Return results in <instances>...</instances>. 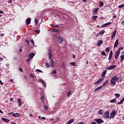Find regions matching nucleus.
<instances>
[{
  "label": "nucleus",
  "instance_id": "obj_1",
  "mask_svg": "<svg viewBox=\"0 0 124 124\" xmlns=\"http://www.w3.org/2000/svg\"><path fill=\"white\" fill-rule=\"evenodd\" d=\"M119 80V78L117 77V76H114V77L112 78L110 80V86L111 87H114V86L116 85V81H118Z\"/></svg>",
  "mask_w": 124,
  "mask_h": 124
},
{
  "label": "nucleus",
  "instance_id": "obj_2",
  "mask_svg": "<svg viewBox=\"0 0 124 124\" xmlns=\"http://www.w3.org/2000/svg\"><path fill=\"white\" fill-rule=\"evenodd\" d=\"M9 115H13V117H15V118H19L21 116V114H20V113H15L14 112H10Z\"/></svg>",
  "mask_w": 124,
  "mask_h": 124
},
{
  "label": "nucleus",
  "instance_id": "obj_3",
  "mask_svg": "<svg viewBox=\"0 0 124 124\" xmlns=\"http://www.w3.org/2000/svg\"><path fill=\"white\" fill-rule=\"evenodd\" d=\"M94 122H96L97 124H100L104 123V121L103 120L98 118V119H94Z\"/></svg>",
  "mask_w": 124,
  "mask_h": 124
},
{
  "label": "nucleus",
  "instance_id": "obj_4",
  "mask_svg": "<svg viewBox=\"0 0 124 124\" xmlns=\"http://www.w3.org/2000/svg\"><path fill=\"white\" fill-rule=\"evenodd\" d=\"M103 117L104 119H109V111H106L104 113Z\"/></svg>",
  "mask_w": 124,
  "mask_h": 124
},
{
  "label": "nucleus",
  "instance_id": "obj_5",
  "mask_svg": "<svg viewBox=\"0 0 124 124\" xmlns=\"http://www.w3.org/2000/svg\"><path fill=\"white\" fill-rule=\"evenodd\" d=\"M116 116V111L115 110H112L110 114V119H114Z\"/></svg>",
  "mask_w": 124,
  "mask_h": 124
},
{
  "label": "nucleus",
  "instance_id": "obj_6",
  "mask_svg": "<svg viewBox=\"0 0 124 124\" xmlns=\"http://www.w3.org/2000/svg\"><path fill=\"white\" fill-rule=\"evenodd\" d=\"M102 44H103V41H102V40H100L97 41V43L96 45L97 47H100Z\"/></svg>",
  "mask_w": 124,
  "mask_h": 124
},
{
  "label": "nucleus",
  "instance_id": "obj_7",
  "mask_svg": "<svg viewBox=\"0 0 124 124\" xmlns=\"http://www.w3.org/2000/svg\"><path fill=\"white\" fill-rule=\"evenodd\" d=\"M51 49H48V59L49 60H51L52 59V52H51Z\"/></svg>",
  "mask_w": 124,
  "mask_h": 124
},
{
  "label": "nucleus",
  "instance_id": "obj_8",
  "mask_svg": "<svg viewBox=\"0 0 124 124\" xmlns=\"http://www.w3.org/2000/svg\"><path fill=\"white\" fill-rule=\"evenodd\" d=\"M104 80V78H101L99 79L98 80L96 81L94 84L95 85H97L98 84H99V83H100L101 82H102V81H103Z\"/></svg>",
  "mask_w": 124,
  "mask_h": 124
},
{
  "label": "nucleus",
  "instance_id": "obj_9",
  "mask_svg": "<svg viewBox=\"0 0 124 124\" xmlns=\"http://www.w3.org/2000/svg\"><path fill=\"white\" fill-rule=\"evenodd\" d=\"M120 50H117L116 53H115V60H117V59H118V58L119 57V56H120Z\"/></svg>",
  "mask_w": 124,
  "mask_h": 124
},
{
  "label": "nucleus",
  "instance_id": "obj_10",
  "mask_svg": "<svg viewBox=\"0 0 124 124\" xmlns=\"http://www.w3.org/2000/svg\"><path fill=\"white\" fill-rule=\"evenodd\" d=\"M25 22L26 23V25H30V24H31V18H28L26 19Z\"/></svg>",
  "mask_w": 124,
  "mask_h": 124
},
{
  "label": "nucleus",
  "instance_id": "obj_11",
  "mask_svg": "<svg viewBox=\"0 0 124 124\" xmlns=\"http://www.w3.org/2000/svg\"><path fill=\"white\" fill-rule=\"evenodd\" d=\"M58 42L59 44H62L63 42V39L62 37H58Z\"/></svg>",
  "mask_w": 124,
  "mask_h": 124
},
{
  "label": "nucleus",
  "instance_id": "obj_12",
  "mask_svg": "<svg viewBox=\"0 0 124 124\" xmlns=\"http://www.w3.org/2000/svg\"><path fill=\"white\" fill-rule=\"evenodd\" d=\"M49 65L52 68H54V60H51L50 62H49Z\"/></svg>",
  "mask_w": 124,
  "mask_h": 124
},
{
  "label": "nucleus",
  "instance_id": "obj_13",
  "mask_svg": "<svg viewBox=\"0 0 124 124\" xmlns=\"http://www.w3.org/2000/svg\"><path fill=\"white\" fill-rule=\"evenodd\" d=\"M34 56H35L34 53H31L29 54L28 57L29 58V59H33V57H34Z\"/></svg>",
  "mask_w": 124,
  "mask_h": 124
},
{
  "label": "nucleus",
  "instance_id": "obj_14",
  "mask_svg": "<svg viewBox=\"0 0 124 124\" xmlns=\"http://www.w3.org/2000/svg\"><path fill=\"white\" fill-rule=\"evenodd\" d=\"M17 101L19 107H21V106H22V102L21 101V99L20 98H18L17 99Z\"/></svg>",
  "mask_w": 124,
  "mask_h": 124
},
{
  "label": "nucleus",
  "instance_id": "obj_15",
  "mask_svg": "<svg viewBox=\"0 0 124 124\" xmlns=\"http://www.w3.org/2000/svg\"><path fill=\"white\" fill-rule=\"evenodd\" d=\"M115 68H117V66L116 65H111L109 67V70L115 69Z\"/></svg>",
  "mask_w": 124,
  "mask_h": 124
},
{
  "label": "nucleus",
  "instance_id": "obj_16",
  "mask_svg": "<svg viewBox=\"0 0 124 124\" xmlns=\"http://www.w3.org/2000/svg\"><path fill=\"white\" fill-rule=\"evenodd\" d=\"M102 89V86H100L98 87H97L95 90H94V93H95L96 92H97V91H99V90H101Z\"/></svg>",
  "mask_w": 124,
  "mask_h": 124
},
{
  "label": "nucleus",
  "instance_id": "obj_17",
  "mask_svg": "<svg viewBox=\"0 0 124 124\" xmlns=\"http://www.w3.org/2000/svg\"><path fill=\"white\" fill-rule=\"evenodd\" d=\"M116 33H117V31L115 30L113 33L111 35V39L114 38L115 36H116Z\"/></svg>",
  "mask_w": 124,
  "mask_h": 124
},
{
  "label": "nucleus",
  "instance_id": "obj_18",
  "mask_svg": "<svg viewBox=\"0 0 124 124\" xmlns=\"http://www.w3.org/2000/svg\"><path fill=\"white\" fill-rule=\"evenodd\" d=\"M118 45H119V40H116V42H115L114 47L116 48V47H118Z\"/></svg>",
  "mask_w": 124,
  "mask_h": 124
},
{
  "label": "nucleus",
  "instance_id": "obj_19",
  "mask_svg": "<svg viewBox=\"0 0 124 124\" xmlns=\"http://www.w3.org/2000/svg\"><path fill=\"white\" fill-rule=\"evenodd\" d=\"M39 81L40 82H41V83H42L44 87H46V83H45V81L44 80H43L42 79H40Z\"/></svg>",
  "mask_w": 124,
  "mask_h": 124
},
{
  "label": "nucleus",
  "instance_id": "obj_20",
  "mask_svg": "<svg viewBox=\"0 0 124 124\" xmlns=\"http://www.w3.org/2000/svg\"><path fill=\"white\" fill-rule=\"evenodd\" d=\"M2 121L5 122L6 123H9V120L6 118H4L3 117L1 118Z\"/></svg>",
  "mask_w": 124,
  "mask_h": 124
},
{
  "label": "nucleus",
  "instance_id": "obj_21",
  "mask_svg": "<svg viewBox=\"0 0 124 124\" xmlns=\"http://www.w3.org/2000/svg\"><path fill=\"white\" fill-rule=\"evenodd\" d=\"M112 56H113V51L111 50L109 53V61L111 60V59H112Z\"/></svg>",
  "mask_w": 124,
  "mask_h": 124
},
{
  "label": "nucleus",
  "instance_id": "obj_22",
  "mask_svg": "<svg viewBox=\"0 0 124 124\" xmlns=\"http://www.w3.org/2000/svg\"><path fill=\"white\" fill-rule=\"evenodd\" d=\"M108 25H109V22H108L107 23L102 25L101 26V28H105V27H106V26H108Z\"/></svg>",
  "mask_w": 124,
  "mask_h": 124
},
{
  "label": "nucleus",
  "instance_id": "obj_23",
  "mask_svg": "<svg viewBox=\"0 0 124 124\" xmlns=\"http://www.w3.org/2000/svg\"><path fill=\"white\" fill-rule=\"evenodd\" d=\"M61 31H60L59 29H53L52 30V32H60Z\"/></svg>",
  "mask_w": 124,
  "mask_h": 124
},
{
  "label": "nucleus",
  "instance_id": "obj_24",
  "mask_svg": "<svg viewBox=\"0 0 124 124\" xmlns=\"http://www.w3.org/2000/svg\"><path fill=\"white\" fill-rule=\"evenodd\" d=\"M107 72V70H105L102 74V77H105V75H106Z\"/></svg>",
  "mask_w": 124,
  "mask_h": 124
},
{
  "label": "nucleus",
  "instance_id": "obj_25",
  "mask_svg": "<svg viewBox=\"0 0 124 124\" xmlns=\"http://www.w3.org/2000/svg\"><path fill=\"white\" fill-rule=\"evenodd\" d=\"M69 64H70V65H72L73 66H76V62H70Z\"/></svg>",
  "mask_w": 124,
  "mask_h": 124
},
{
  "label": "nucleus",
  "instance_id": "obj_26",
  "mask_svg": "<svg viewBox=\"0 0 124 124\" xmlns=\"http://www.w3.org/2000/svg\"><path fill=\"white\" fill-rule=\"evenodd\" d=\"M99 5L100 7H102L104 5V3L103 1H101L99 2Z\"/></svg>",
  "mask_w": 124,
  "mask_h": 124
},
{
  "label": "nucleus",
  "instance_id": "obj_27",
  "mask_svg": "<svg viewBox=\"0 0 124 124\" xmlns=\"http://www.w3.org/2000/svg\"><path fill=\"white\" fill-rule=\"evenodd\" d=\"M121 62H124V55H121Z\"/></svg>",
  "mask_w": 124,
  "mask_h": 124
},
{
  "label": "nucleus",
  "instance_id": "obj_28",
  "mask_svg": "<svg viewBox=\"0 0 124 124\" xmlns=\"http://www.w3.org/2000/svg\"><path fill=\"white\" fill-rule=\"evenodd\" d=\"M124 101V98H123L119 102L117 103V104L120 105V104H122Z\"/></svg>",
  "mask_w": 124,
  "mask_h": 124
},
{
  "label": "nucleus",
  "instance_id": "obj_29",
  "mask_svg": "<svg viewBox=\"0 0 124 124\" xmlns=\"http://www.w3.org/2000/svg\"><path fill=\"white\" fill-rule=\"evenodd\" d=\"M98 114H99V115H102L103 114V112H102V109H100L98 112H97Z\"/></svg>",
  "mask_w": 124,
  "mask_h": 124
},
{
  "label": "nucleus",
  "instance_id": "obj_30",
  "mask_svg": "<svg viewBox=\"0 0 124 124\" xmlns=\"http://www.w3.org/2000/svg\"><path fill=\"white\" fill-rule=\"evenodd\" d=\"M70 95H71V91H69L67 93V96L69 97Z\"/></svg>",
  "mask_w": 124,
  "mask_h": 124
},
{
  "label": "nucleus",
  "instance_id": "obj_31",
  "mask_svg": "<svg viewBox=\"0 0 124 124\" xmlns=\"http://www.w3.org/2000/svg\"><path fill=\"white\" fill-rule=\"evenodd\" d=\"M104 32H105V31L103 30V31L99 32V34H100V35H101V34H104Z\"/></svg>",
  "mask_w": 124,
  "mask_h": 124
},
{
  "label": "nucleus",
  "instance_id": "obj_32",
  "mask_svg": "<svg viewBox=\"0 0 124 124\" xmlns=\"http://www.w3.org/2000/svg\"><path fill=\"white\" fill-rule=\"evenodd\" d=\"M97 18V16H93V20H94V21H96Z\"/></svg>",
  "mask_w": 124,
  "mask_h": 124
},
{
  "label": "nucleus",
  "instance_id": "obj_33",
  "mask_svg": "<svg viewBox=\"0 0 124 124\" xmlns=\"http://www.w3.org/2000/svg\"><path fill=\"white\" fill-rule=\"evenodd\" d=\"M61 66H62V67L64 68V69H66V68H65V64H64V62H62V64Z\"/></svg>",
  "mask_w": 124,
  "mask_h": 124
},
{
  "label": "nucleus",
  "instance_id": "obj_34",
  "mask_svg": "<svg viewBox=\"0 0 124 124\" xmlns=\"http://www.w3.org/2000/svg\"><path fill=\"white\" fill-rule=\"evenodd\" d=\"M107 82H108V80H107L103 84L102 86V87H104L106 85V84H107Z\"/></svg>",
  "mask_w": 124,
  "mask_h": 124
},
{
  "label": "nucleus",
  "instance_id": "obj_35",
  "mask_svg": "<svg viewBox=\"0 0 124 124\" xmlns=\"http://www.w3.org/2000/svg\"><path fill=\"white\" fill-rule=\"evenodd\" d=\"M44 109H45V110H49L48 106H45L44 107Z\"/></svg>",
  "mask_w": 124,
  "mask_h": 124
},
{
  "label": "nucleus",
  "instance_id": "obj_36",
  "mask_svg": "<svg viewBox=\"0 0 124 124\" xmlns=\"http://www.w3.org/2000/svg\"><path fill=\"white\" fill-rule=\"evenodd\" d=\"M101 55L102 56H106V53H105V52L103 51H102L101 52Z\"/></svg>",
  "mask_w": 124,
  "mask_h": 124
},
{
  "label": "nucleus",
  "instance_id": "obj_37",
  "mask_svg": "<svg viewBox=\"0 0 124 124\" xmlns=\"http://www.w3.org/2000/svg\"><path fill=\"white\" fill-rule=\"evenodd\" d=\"M45 66H46V67H47V68H49V67H50V65H49V63L47 62L45 63Z\"/></svg>",
  "mask_w": 124,
  "mask_h": 124
},
{
  "label": "nucleus",
  "instance_id": "obj_38",
  "mask_svg": "<svg viewBox=\"0 0 124 124\" xmlns=\"http://www.w3.org/2000/svg\"><path fill=\"white\" fill-rule=\"evenodd\" d=\"M34 23L36 25H37V24H38V19L35 18L34 20Z\"/></svg>",
  "mask_w": 124,
  "mask_h": 124
},
{
  "label": "nucleus",
  "instance_id": "obj_39",
  "mask_svg": "<svg viewBox=\"0 0 124 124\" xmlns=\"http://www.w3.org/2000/svg\"><path fill=\"white\" fill-rule=\"evenodd\" d=\"M69 122L71 124H72V123H73L74 122V119L72 118V119H70V120H69Z\"/></svg>",
  "mask_w": 124,
  "mask_h": 124
},
{
  "label": "nucleus",
  "instance_id": "obj_40",
  "mask_svg": "<svg viewBox=\"0 0 124 124\" xmlns=\"http://www.w3.org/2000/svg\"><path fill=\"white\" fill-rule=\"evenodd\" d=\"M30 42L32 43L33 46H34V41L33 39L30 40Z\"/></svg>",
  "mask_w": 124,
  "mask_h": 124
},
{
  "label": "nucleus",
  "instance_id": "obj_41",
  "mask_svg": "<svg viewBox=\"0 0 124 124\" xmlns=\"http://www.w3.org/2000/svg\"><path fill=\"white\" fill-rule=\"evenodd\" d=\"M110 102H111V103H115V102H116V99H113L112 100H111Z\"/></svg>",
  "mask_w": 124,
  "mask_h": 124
},
{
  "label": "nucleus",
  "instance_id": "obj_42",
  "mask_svg": "<svg viewBox=\"0 0 124 124\" xmlns=\"http://www.w3.org/2000/svg\"><path fill=\"white\" fill-rule=\"evenodd\" d=\"M98 9H99L98 8H95V9H94V12L95 13H96V12H98Z\"/></svg>",
  "mask_w": 124,
  "mask_h": 124
},
{
  "label": "nucleus",
  "instance_id": "obj_43",
  "mask_svg": "<svg viewBox=\"0 0 124 124\" xmlns=\"http://www.w3.org/2000/svg\"><path fill=\"white\" fill-rule=\"evenodd\" d=\"M115 96H117V98H119V97H120V95L119 93H115Z\"/></svg>",
  "mask_w": 124,
  "mask_h": 124
},
{
  "label": "nucleus",
  "instance_id": "obj_44",
  "mask_svg": "<svg viewBox=\"0 0 124 124\" xmlns=\"http://www.w3.org/2000/svg\"><path fill=\"white\" fill-rule=\"evenodd\" d=\"M123 49H124V47H119V48L118 49V51H119V52L121 53V50H123Z\"/></svg>",
  "mask_w": 124,
  "mask_h": 124
},
{
  "label": "nucleus",
  "instance_id": "obj_45",
  "mask_svg": "<svg viewBox=\"0 0 124 124\" xmlns=\"http://www.w3.org/2000/svg\"><path fill=\"white\" fill-rule=\"evenodd\" d=\"M52 74H57V70H53L52 72Z\"/></svg>",
  "mask_w": 124,
  "mask_h": 124
},
{
  "label": "nucleus",
  "instance_id": "obj_46",
  "mask_svg": "<svg viewBox=\"0 0 124 124\" xmlns=\"http://www.w3.org/2000/svg\"><path fill=\"white\" fill-rule=\"evenodd\" d=\"M31 59L29 58V59H27L26 61L27 62H31Z\"/></svg>",
  "mask_w": 124,
  "mask_h": 124
},
{
  "label": "nucleus",
  "instance_id": "obj_47",
  "mask_svg": "<svg viewBox=\"0 0 124 124\" xmlns=\"http://www.w3.org/2000/svg\"><path fill=\"white\" fill-rule=\"evenodd\" d=\"M119 8H122V7H124V4L122 5H120L118 6Z\"/></svg>",
  "mask_w": 124,
  "mask_h": 124
},
{
  "label": "nucleus",
  "instance_id": "obj_48",
  "mask_svg": "<svg viewBox=\"0 0 124 124\" xmlns=\"http://www.w3.org/2000/svg\"><path fill=\"white\" fill-rule=\"evenodd\" d=\"M18 70L20 72H23V69L22 68H18Z\"/></svg>",
  "mask_w": 124,
  "mask_h": 124
},
{
  "label": "nucleus",
  "instance_id": "obj_49",
  "mask_svg": "<svg viewBox=\"0 0 124 124\" xmlns=\"http://www.w3.org/2000/svg\"><path fill=\"white\" fill-rule=\"evenodd\" d=\"M35 32H36V33H39V32H40V30H36L35 31Z\"/></svg>",
  "mask_w": 124,
  "mask_h": 124
},
{
  "label": "nucleus",
  "instance_id": "obj_50",
  "mask_svg": "<svg viewBox=\"0 0 124 124\" xmlns=\"http://www.w3.org/2000/svg\"><path fill=\"white\" fill-rule=\"evenodd\" d=\"M41 99H42V100H45V96H42L41 97Z\"/></svg>",
  "mask_w": 124,
  "mask_h": 124
},
{
  "label": "nucleus",
  "instance_id": "obj_51",
  "mask_svg": "<svg viewBox=\"0 0 124 124\" xmlns=\"http://www.w3.org/2000/svg\"><path fill=\"white\" fill-rule=\"evenodd\" d=\"M26 42H27V43L28 44V46H30V41H29V40H26Z\"/></svg>",
  "mask_w": 124,
  "mask_h": 124
},
{
  "label": "nucleus",
  "instance_id": "obj_52",
  "mask_svg": "<svg viewBox=\"0 0 124 124\" xmlns=\"http://www.w3.org/2000/svg\"><path fill=\"white\" fill-rule=\"evenodd\" d=\"M53 27L54 28H59L60 26L58 25H53Z\"/></svg>",
  "mask_w": 124,
  "mask_h": 124
},
{
  "label": "nucleus",
  "instance_id": "obj_53",
  "mask_svg": "<svg viewBox=\"0 0 124 124\" xmlns=\"http://www.w3.org/2000/svg\"><path fill=\"white\" fill-rule=\"evenodd\" d=\"M106 52H109V47H107L105 49Z\"/></svg>",
  "mask_w": 124,
  "mask_h": 124
},
{
  "label": "nucleus",
  "instance_id": "obj_54",
  "mask_svg": "<svg viewBox=\"0 0 124 124\" xmlns=\"http://www.w3.org/2000/svg\"><path fill=\"white\" fill-rule=\"evenodd\" d=\"M30 77H31V78H34V76H33L32 74H31Z\"/></svg>",
  "mask_w": 124,
  "mask_h": 124
},
{
  "label": "nucleus",
  "instance_id": "obj_55",
  "mask_svg": "<svg viewBox=\"0 0 124 124\" xmlns=\"http://www.w3.org/2000/svg\"><path fill=\"white\" fill-rule=\"evenodd\" d=\"M99 35H100V34H99V32H98L97 34H96V37H98V36H99Z\"/></svg>",
  "mask_w": 124,
  "mask_h": 124
},
{
  "label": "nucleus",
  "instance_id": "obj_56",
  "mask_svg": "<svg viewBox=\"0 0 124 124\" xmlns=\"http://www.w3.org/2000/svg\"><path fill=\"white\" fill-rule=\"evenodd\" d=\"M3 61V58L0 57V62H2Z\"/></svg>",
  "mask_w": 124,
  "mask_h": 124
},
{
  "label": "nucleus",
  "instance_id": "obj_57",
  "mask_svg": "<svg viewBox=\"0 0 124 124\" xmlns=\"http://www.w3.org/2000/svg\"><path fill=\"white\" fill-rule=\"evenodd\" d=\"M14 98H11V99H10V101H11V102H12V101H13V100H14Z\"/></svg>",
  "mask_w": 124,
  "mask_h": 124
},
{
  "label": "nucleus",
  "instance_id": "obj_58",
  "mask_svg": "<svg viewBox=\"0 0 124 124\" xmlns=\"http://www.w3.org/2000/svg\"><path fill=\"white\" fill-rule=\"evenodd\" d=\"M9 1H8V3H11V2H12V0H9Z\"/></svg>",
  "mask_w": 124,
  "mask_h": 124
},
{
  "label": "nucleus",
  "instance_id": "obj_59",
  "mask_svg": "<svg viewBox=\"0 0 124 124\" xmlns=\"http://www.w3.org/2000/svg\"><path fill=\"white\" fill-rule=\"evenodd\" d=\"M71 123H70V122H69V121H68L66 124H71Z\"/></svg>",
  "mask_w": 124,
  "mask_h": 124
},
{
  "label": "nucleus",
  "instance_id": "obj_60",
  "mask_svg": "<svg viewBox=\"0 0 124 124\" xmlns=\"http://www.w3.org/2000/svg\"><path fill=\"white\" fill-rule=\"evenodd\" d=\"M0 14H3V12H2V11L0 10Z\"/></svg>",
  "mask_w": 124,
  "mask_h": 124
},
{
  "label": "nucleus",
  "instance_id": "obj_61",
  "mask_svg": "<svg viewBox=\"0 0 124 124\" xmlns=\"http://www.w3.org/2000/svg\"><path fill=\"white\" fill-rule=\"evenodd\" d=\"M0 84L1 85H3V83H2V82L1 81V80H0Z\"/></svg>",
  "mask_w": 124,
  "mask_h": 124
},
{
  "label": "nucleus",
  "instance_id": "obj_62",
  "mask_svg": "<svg viewBox=\"0 0 124 124\" xmlns=\"http://www.w3.org/2000/svg\"><path fill=\"white\" fill-rule=\"evenodd\" d=\"M78 124H84L83 122H79Z\"/></svg>",
  "mask_w": 124,
  "mask_h": 124
},
{
  "label": "nucleus",
  "instance_id": "obj_63",
  "mask_svg": "<svg viewBox=\"0 0 124 124\" xmlns=\"http://www.w3.org/2000/svg\"><path fill=\"white\" fill-rule=\"evenodd\" d=\"M22 49H19V53H21V52H22Z\"/></svg>",
  "mask_w": 124,
  "mask_h": 124
},
{
  "label": "nucleus",
  "instance_id": "obj_64",
  "mask_svg": "<svg viewBox=\"0 0 124 124\" xmlns=\"http://www.w3.org/2000/svg\"><path fill=\"white\" fill-rule=\"evenodd\" d=\"M122 25H124V20L122 22Z\"/></svg>",
  "mask_w": 124,
  "mask_h": 124
}]
</instances>
